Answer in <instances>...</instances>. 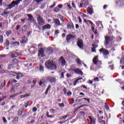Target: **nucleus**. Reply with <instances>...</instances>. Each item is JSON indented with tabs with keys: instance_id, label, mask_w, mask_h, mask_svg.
I'll return each mask as SVG.
<instances>
[{
	"instance_id": "nucleus-1",
	"label": "nucleus",
	"mask_w": 124,
	"mask_h": 124,
	"mask_svg": "<svg viewBox=\"0 0 124 124\" xmlns=\"http://www.w3.org/2000/svg\"><path fill=\"white\" fill-rule=\"evenodd\" d=\"M20 1H22V0H16V1H13L11 2V3L7 6L8 8H7L5 9V11L3 12L2 15H7L9 14V12H7L6 10L11 9L16 6H18L20 4Z\"/></svg>"
},
{
	"instance_id": "nucleus-2",
	"label": "nucleus",
	"mask_w": 124,
	"mask_h": 124,
	"mask_svg": "<svg viewBox=\"0 0 124 124\" xmlns=\"http://www.w3.org/2000/svg\"><path fill=\"white\" fill-rule=\"evenodd\" d=\"M45 66L49 70H56L57 67L53 60H48L45 62Z\"/></svg>"
},
{
	"instance_id": "nucleus-3",
	"label": "nucleus",
	"mask_w": 124,
	"mask_h": 124,
	"mask_svg": "<svg viewBox=\"0 0 124 124\" xmlns=\"http://www.w3.org/2000/svg\"><path fill=\"white\" fill-rule=\"evenodd\" d=\"M37 20L39 26H43V25H45V22L44 21V19L41 16H38Z\"/></svg>"
},
{
	"instance_id": "nucleus-4",
	"label": "nucleus",
	"mask_w": 124,
	"mask_h": 124,
	"mask_svg": "<svg viewBox=\"0 0 124 124\" xmlns=\"http://www.w3.org/2000/svg\"><path fill=\"white\" fill-rule=\"evenodd\" d=\"M46 79L51 83H55L57 81V78L54 77L49 76L46 78Z\"/></svg>"
},
{
	"instance_id": "nucleus-5",
	"label": "nucleus",
	"mask_w": 124,
	"mask_h": 124,
	"mask_svg": "<svg viewBox=\"0 0 124 124\" xmlns=\"http://www.w3.org/2000/svg\"><path fill=\"white\" fill-rule=\"evenodd\" d=\"M22 55L20 53H19L18 52H12L11 53V58H16L17 57H21Z\"/></svg>"
},
{
	"instance_id": "nucleus-6",
	"label": "nucleus",
	"mask_w": 124,
	"mask_h": 124,
	"mask_svg": "<svg viewBox=\"0 0 124 124\" xmlns=\"http://www.w3.org/2000/svg\"><path fill=\"white\" fill-rule=\"evenodd\" d=\"M76 37L75 36L72 35V34H69L67 35L66 37V41L68 43H69L70 40L75 39Z\"/></svg>"
},
{
	"instance_id": "nucleus-7",
	"label": "nucleus",
	"mask_w": 124,
	"mask_h": 124,
	"mask_svg": "<svg viewBox=\"0 0 124 124\" xmlns=\"http://www.w3.org/2000/svg\"><path fill=\"white\" fill-rule=\"evenodd\" d=\"M100 52L101 53H103V55L105 56H107L109 54V52L107 49H105L104 48H101L100 49Z\"/></svg>"
},
{
	"instance_id": "nucleus-8",
	"label": "nucleus",
	"mask_w": 124,
	"mask_h": 124,
	"mask_svg": "<svg viewBox=\"0 0 124 124\" xmlns=\"http://www.w3.org/2000/svg\"><path fill=\"white\" fill-rule=\"evenodd\" d=\"M77 45L80 49H83V43L82 40L78 39L77 42Z\"/></svg>"
},
{
	"instance_id": "nucleus-9",
	"label": "nucleus",
	"mask_w": 124,
	"mask_h": 124,
	"mask_svg": "<svg viewBox=\"0 0 124 124\" xmlns=\"http://www.w3.org/2000/svg\"><path fill=\"white\" fill-rule=\"evenodd\" d=\"M110 41V38L109 36L105 37L104 45H107L109 44Z\"/></svg>"
},
{
	"instance_id": "nucleus-10",
	"label": "nucleus",
	"mask_w": 124,
	"mask_h": 124,
	"mask_svg": "<svg viewBox=\"0 0 124 124\" xmlns=\"http://www.w3.org/2000/svg\"><path fill=\"white\" fill-rule=\"evenodd\" d=\"M53 22L56 27L62 26V24L61 23L60 21L58 19H53Z\"/></svg>"
},
{
	"instance_id": "nucleus-11",
	"label": "nucleus",
	"mask_w": 124,
	"mask_h": 124,
	"mask_svg": "<svg viewBox=\"0 0 124 124\" xmlns=\"http://www.w3.org/2000/svg\"><path fill=\"white\" fill-rule=\"evenodd\" d=\"M27 16L29 17L28 20L31 22V23H34L35 20L33 16L31 15H28Z\"/></svg>"
},
{
	"instance_id": "nucleus-12",
	"label": "nucleus",
	"mask_w": 124,
	"mask_h": 124,
	"mask_svg": "<svg viewBox=\"0 0 124 124\" xmlns=\"http://www.w3.org/2000/svg\"><path fill=\"white\" fill-rule=\"evenodd\" d=\"M39 54L41 55V57H44V50L43 48H40L38 51Z\"/></svg>"
},
{
	"instance_id": "nucleus-13",
	"label": "nucleus",
	"mask_w": 124,
	"mask_h": 124,
	"mask_svg": "<svg viewBox=\"0 0 124 124\" xmlns=\"http://www.w3.org/2000/svg\"><path fill=\"white\" fill-rule=\"evenodd\" d=\"M59 61H61V62L62 66H64L65 65L66 61H65V60H64V59H63V58L62 57H60Z\"/></svg>"
},
{
	"instance_id": "nucleus-14",
	"label": "nucleus",
	"mask_w": 124,
	"mask_h": 124,
	"mask_svg": "<svg viewBox=\"0 0 124 124\" xmlns=\"http://www.w3.org/2000/svg\"><path fill=\"white\" fill-rule=\"evenodd\" d=\"M51 28V25L49 24H46L42 27L43 30H49Z\"/></svg>"
},
{
	"instance_id": "nucleus-15",
	"label": "nucleus",
	"mask_w": 124,
	"mask_h": 124,
	"mask_svg": "<svg viewBox=\"0 0 124 124\" xmlns=\"http://www.w3.org/2000/svg\"><path fill=\"white\" fill-rule=\"evenodd\" d=\"M93 63L97 65L98 62H99L98 61V56H95L94 59L93 60Z\"/></svg>"
},
{
	"instance_id": "nucleus-16",
	"label": "nucleus",
	"mask_w": 124,
	"mask_h": 124,
	"mask_svg": "<svg viewBox=\"0 0 124 124\" xmlns=\"http://www.w3.org/2000/svg\"><path fill=\"white\" fill-rule=\"evenodd\" d=\"M75 73H76L77 74H79L81 76L83 75V72L79 68L76 69Z\"/></svg>"
},
{
	"instance_id": "nucleus-17",
	"label": "nucleus",
	"mask_w": 124,
	"mask_h": 124,
	"mask_svg": "<svg viewBox=\"0 0 124 124\" xmlns=\"http://www.w3.org/2000/svg\"><path fill=\"white\" fill-rule=\"evenodd\" d=\"M96 26L97 27H99L100 29H103V26L102 25V23L100 21H97L96 22Z\"/></svg>"
},
{
	"instance_id": "nucleus-18",
	"label": "nucleus",
	"mask_w": 124,
	"mask_h": 124,
	"mask_svg": "<svg viewBox=\"0 0 124 124\" xmlns=\"http://www.w3.org/2000/svg\"><path fill=\"white\" fill-rule=\"evenodd\" d=\"M46 53L48 55H51L53 53V50L50 48H48L46 51Z\"/></svg>"
},
{
	"instance_id": "nucleus-19",
	"label": "nucleus",
	"mask_w": 124,
	"mask_h": 124,
	"mask_svg": "<svg viewBox=\"0 0 124 124\" xmlns=\"http://www.w3.org/2000/svg\"><path fill=\"white\" fill-rule=\"evenodd\" d=\"M88 118L90 119V124H95V121L94 119L91 116H88Z\"/></svg>"
},
{
	"instance_id": "nucleus-20",
	"label": "nucleus",
	"mask_w": 124,
	"mask_h": 124,
	"mask_svg": "<svg viewBox=\"0 0 124 124\" xmlns=\"http://www.w3.org/2000/svg\"><path fill=\"white\" fill-rule=\"evenodd\" d=\"M87 11L88 13L89 14H90V15L93 14V9L92 8L88 7L87 9Z\"/></svg>"
},
{
	"instance_id": "nucleus-21",
	"label": "nucleus",
	"mask_w": 124,
	"mask_h": 124,
	"mask_svg": "<svg viewBox=\"0 0 124 124\" xmlns=\"http://www.w3.org/2000/svg\"><path fill=\"white\" fill-rule=\"evenodd\" d=\"M18 119L19 118L18 117H16L14 118L13 123L15 124H16L18 122Z\"/></svg>"
},
{
	"instance_id": "nucleus-22",
	"label": "nucleus",
	"mask_w": 124,
	"mask_h": 124,
	"mask_svg": "<svg viewBox=\"0 0 124 124\" xmlns=\"http://www.w3.org/2000/svg\"><path fill=\"white\" fill-rule=\"evenodd\" d=\"M27 41V39L25 37H23L20 41L21 43H26Z\"/></svg>"
},
{
	"instance_id": "nucleus-23",
	"label": "nucleus",
	"mask_w": 124,
	"mask_h": 124,
	"mask_svg": "<svg viewBox=\"0 0 124 124\" xmlns=\"http://www.w3.org/2000/svg\"><path fill=\"white\" fill-rule=\"evenodd\" d=\"M28 96H30V94L27 93L24 95H20V99H23V98H24V97H27Z\"/></svg>"
},
{
	"instance_id": "nucleus-24",
	"label": "nucleus",
	"mask_w": 124,
	"mask_h": 124,
	"mask_svg": "<svg viewBox=\"0 0 124 124\" xmlns=\"http://www.w3.org/2000/svg\"><path fill=\"white\" fill-rule=\"evenodd\" d=\"M117 3L118 6H122L124 5V1L121 2L120 1H118L117 2Z\"/></svg>"
},
{
	"instance_id": "nucleus-25",
	"label": "nucleus",
	"mask_w": 124,
	"mask_h": 124,
	"mask_svg": "<svg viewBox=\"0 0 124 124\" xmlns=\"http://www.w3.org/2000/svg\"><path fill=\"white\" fill-rule=\"evenodd\" d=\"M84 21L85 23H86L87 24L90 23V24L92 25V26H93V22H92L91 20L85 19V20H84Z\"/></svg>"
},
{
	"instance_id": "nucleus-26",
	"label": "nucleus",
	"mask_w": 124,
	"mask_h": 124,
	"mask_svg": "<svg viewBox=\"0 0 124 124\" xmlns=\"http://www.w3.org/2000/svg\"><path fill=\"white\" fill-rule=\"evenodd\" d=\"M76 61L78 64H79V65H82L83 63L82 61H81L79 59H77Z\"/></svg>"
},
{
	"instance_id": "nucleus-27",
	"label": "nucleus",
	"mask_w": 124,
	"mask_h": 124,
	"mask_svg": "<svg viewBox=\"0 0 124 124\" xmlns=\"http://www.w3.org/2000/svg\"><path fill=\"white\" fill-rule=\"evenodd\" d=\"M92 46H93V47H92V51L93 52H95L96 50H95V48L96 47V46H95V45L94 44L92 45Z\"/></svg>"
},
{
	"instance_id": "nucleus-28",
	"label": "nucleus",
	"mask_w": 124,
	"mask_h": 124,
	"mask_svg": "<svg viewBox=\"0 0 124 124\" xmlns=\"http://www.w3.org/2000/svg\"><path fill=\"white\" fill-rule=\"evenodd\" d=\"M1 96H3V94H1L0 93V102H1V101H2L3 100H4V99L5 98L6 96H4V97H1Z\"/></svg>"
},
{
	"instance_id": "nucleus-29",
	"label": "nucleus",
	"mask_w": 124,
	"mask_h": 124,
	"mask_svg": "<svg viewBox=\"0 0 124 124\" xmlns=\"http://www.w3.org/2000/svg\"><path fill=\"white\" fill-rule=\"evenodd\" d=\"M13 74H14V76H16V79L19 80L20 79V74H17L16 72H14Z\"/></svg>"
},
{
	"instance_id": "nucleus-30",
	"label": "nucleus",
	"mask_w": 124,
	"mask_h": 124,
	"mask_svg": "<svg viewBox=\"0 0 124 124\" xmlns=\"http://www.w3.org/2000/svg\"><path fill=\"white\" fill-rule=\"evenodd\" d=\"M39 70L41 72H43L44 71V67L42 65H40Z\"/></svg>"
},
{
	"instance_id": "nucleus-31",
	"label": "nucleus",
	"mask_w": 124,
	"mask_h": 124,
	"mask_svg": "<svg viewBox=\"0 0 124 124\" xmlns=\"http://www.w3.org/2000/svg\"><path fill=\"white\" fill-rule=\"evenodd\" d=\"M69 70L70 71V72H74L75 73V72L76 71V69H75L73 67H71L69 69Z\"/></svg>"
},
{
	"instance_id": "nucleus-32",
	"label": "nucleus",
	"mask_w": 124,
	"mask_h": 124,
	"mask_svg": "<svg viewBox=\"0 0 124 124\" xmlns=\"http://www.w3.org/2000/svg\"><path fill=\"white\" fill-rule=\"evenodd\" d=\"M23 108L22 109V110H20V109H19L18 110V116H21L22 115V114H23Z\"/></svg>"
},
{
	"instance_id": "nucleus-33",
	"label": "nucleus",
	"mask_w": 124,
	"mask_h": 124,
	"mask_svg": "<svg viewBox=\"0 0 124 124\" xmlns=\"http://www.w3.org/2000/svg\"><path fill=\"white\" fill-rule=\"evenodd\" d=\"M59 107L61 108H64V104L63 103H59Z\"/></svg>"
},
{
	"instance_id": "nucleus-34",
	"label": "nucleus",
	"mask_w": 124,
	"mask_h": 124,
	"mask_svg": "<svg viewBox=\"0 0 124 124\" xmlns=\"http://www.w3.org/2000/svg\"><path fill=\"white\" fill-rule=\"evenodd\" d=\"M64 73H65V72H62V73H61V77H60V78H62V79H63V78H64Z\"/></svg>"
},
{
	"instance_id": "nucleus-35",
	"label": "nucleus",
	"mask_w": 124,
	"mask_h": 124,
	"mask_svg": "<svg viewBox=\"0 0 124 124\" xmlns=\"http://www.w3.org/2000/svg\"><path fill=\"white\" fill-rule=\"evenodd\" d=\"M84 5V8H86L89 5L88 1H85Z\"/></svg>"
},
{
	"instance_id": "nucleus-36",
	"label": "nucleus",
	"mask_w": 124,
	"mask_h": 124,
	"mask_svg": "<svg viewBox=\"0 0 124 124\" xmlns=\"http://www.w3.org/2000/svg\"><path fill=\"white\" fill-rule=\"evenodd\" d=\"M120 62H121V64L124 65V57H123L121 58Z\"/></svg>"
},
{
	"instance_id": "nucleus-37",
	"label": "nucleus",
	"mask_w": 124,
	"mask_h": 124,
	"mask_svg": "<svg viewBox=\"0 0 124 124\" xmlns=\"http://www.w3.org/2000/svg\"><path fill=\"white\" fill-rule=\"evenodd\" d=\"M6 35L9 37V35L11 34V31H6Z\"/></svg>"
},
{
	"instance_id": "nucleus-38",
	"label": "nucleus",
	"mask_w": 124,
	"mask_h": 124,
	"mask_svg": "<svg viewBox=\"0 0 124 124\" xmlns=\"http://www.w3.org/2000/svg\"><path fill=\"white\" fill-rule=\"evenodd\" d=\"M105 107L106 109L108 110L109 107H108V105L106 103H105Z\"/></svg>"
},
{
	"instance_id": "nucleus-39",
	"label": "nucleus",
	"mask_w": 124,
	"mask_h": 124,
	"mask_svg": "<svg viewBox=\"0 0 124 124\" xmlns=\"http://www.w3.org/2000/svg\"><path fill=\"white\" fill-rule=\"evenodd\" d=\"M37 110V108L36 107H33V108H32V111L34 112H36Z\"/></svg>"
},
{
	"instance_id": "nucleus-40",
	"label": "nucleus",
	"mask_w": 124,
	"mask_h": 124,
	"mask_svg": "<svg viewBox=\"0 0 124 124\" xmlns=\"http://www.w3.org/2000/svg\"><path fill=\"white\" fill-rule=\"evenodd\" d=\"M12 62L14 63H16L17 62V59H14L12 60Z\"/></svg>"
},
{
	"instance_id": "nucleus-41",
	"label": "nucleus",
	"mask_w": 124,
	"mask_h": 124,
	"mask_svg": "<svg viewBox=\"0 0 124 124\" xmlns=\"http://www.w3.org/2000/svg\"><path fill=\"white\" fill-rule=\"evenodd\" d=\"M80 16L83 17H86L87 16L85 14H80Z\"/></svg>"
},
{
	"instance_id": "nucleus-42",
	"label": "nucleus",
	"mask_w": 124,
	"mask_h": 124,
	"mask_svg": "<svg viewBox=\"0 0 124 124\" xmlns=\"http://www.w3.org/2000/svg\"><path fill=\"white\" fill-rule=\"evenodd\" d=\"M0 42L1 43L3 42V37L2 35L0 36Z\"/></svg>"
},
{
	"instance_id": "nucleus-43",
	"label": "nucleus",
	"mask_w": 124,
	"mask_h": 124,
	"mask_svg": "<svg viewBox=\"0 0 124 124\" xmlns=\"http://www.w3.org/2000/svg\"><path fill=\"white\" fill-rule=\"evenodd\" d=\"M63 92H64V94H66V93H67V89H66V88H64V89H63Z\"/></svg>"
},
{
	"instance_id": "nucleus-44",
	"label": "nucleus",
	"mask_w": 124,
	"mask_h": 124,
	"mask_svg": "<svg viewBox=\"0 0 124 124\" xmlns=\"http://www.w3.org/2000/svg\"><path fill=\"white\" fill-rule=\"evenodd\" d=\"M71 94H72V93L71 92H68V93H66V95L67 96H69Z\"/></svg>"
},
{
	"instance_id": "nucleus-45",
	"label": "nucleus",
	"mask_w": 124,
	"mask_h": 124,
	"mask_svg": "<svg viewBox=\"0 0 124 124\" xmlns=\"http://www.w3.org/2000/svg\"><path fill=\"white\" fill-rule=\"evenodd\" d=\"M20 86V83H16L15 84V87H17Z\"/></svg>"
},
{
	"instance_id": "nucleus-46",
	"label": "nucleus",
	"mask_w": 124,
	"mask_h": 124,
	"mask_svg": "<svg viewBox=\"0 0 124 124\" xmlns=\"http://www.w3.org/2000/svg\"><path fill=\"white\" fill-rule=\"evenodd\" d=\"M6 85V80H4V83L2 84L1 86L2 87H3L4 86H5Z\"/></svg>"
},
{
	"instance_id": "nucleus-47",
	"label": "nucleus",
	"mask_w": 124,
	"mask_h": 124,
	"mask_svg": "<svg viewBox=\"0 0 124 124\" xmlns=\"http://www.w3.org/2000/svg\"><path fill=\"white\" fill-rule=\"evenodd\" d=\"M6 44L7 46H9V42L8 40H6Z\"/></svg>"
},
{
	"instance_id": "nucleus-48",
	"label": "nucleus",
	"mask_w": 124,
	"mask_h": 124,
	"mask_svg": "<svg viewBox=\"0 0 124 124\" xmlns=\"http://www.w3.org/2000/svg\"><path fill=\"white\" fill-rule=\"evenodd\" d=\"M2 119H3V121L4 123H7V121L6 120V119H5V117H3V118H2Z\"/></svg>"
},
{
	"instance_id": "nucleus-49",
	"label": "nucleus",
	"mask_w": 124,
	"mask_h": 124,
	"mask_svg": "<svg viewBox=\"0 0 124 124\" xmlns=\"http://www.w3.org/2000/svg\"><path fill=\"white\" fill-rule=\"evenodd\" d=\"M94 80L96 81H99V78H98V77H96V78H94Z\"/></svg>"
},
{
	"instance_id": "nucleus-50",
	"label": "nucleus",
	"mask_w": 124,
	"mask_h": 124,
	"mask_svg": "<svg viewBox=\"0 0 124 124\" xmlns=\"http://www.w3.org/2000/svg\"><path fill=\"white\" fill-rule=\"evenodd\" d=\"M66 77H67V78H71V77H72V76H71V74H67V75H66Z\"/></svg>"
},
{
	"instance_id": "nucleus-51",
	"label": "nucleus",
	"mask_w": 124,
	"mask_h": 124,
	"mask_svg": "<svg viewBox=\"0 0 124 124\" xmlns=\"http://www.w3.org/2000/svg\"><path fill=\"white\" fill-rule=\"evenodd\" d=\"M83 3H81L80 4H79V5H78V7L79 8H82L83 6Z\"/></svg>"
},
{
	"instance_id": "nucleus-52",
	"label": "nucleus",
	"mask_w": 124,
	"mask_h": 124,
	"mask_svg": "<svg viewBox=\"0 0 124 124\" xmlns=\"http://www.w3.org/2000/svg\"><path fill=\"white\" fill-rule=\"evenodd\" d=\"M59 33H60V32H59V30H55V34H58Z\"/></svg>"
},
{
	"instance_id": "nucleus-53",
	"label": "nucleus",
	"mask_w": 124,
	"mask_h": 124,
	"mask_svg": "<svg viewBox=\"0 0 124 124\" xmlns=\"http://www.w3.org/2000/svg\"><path fill=\"white\" fill-rule=\"evenodd\" d=\"M55 5H56V4H55V3H54V4L52 5H51V6L49 7V8H54V7L55 6Z\"/></svg>"
},
{
	"instance_id": "nucleus-54",
	"label": "nucleus",
	"mask_w": 124,
	"mask_h": 124,
	"mask_svg": "<svg viewBox=\"0 0 124 124\" xmlns=\"http://www.w3.org/2000/svg\"><path fill=\"white\" fill-rule=\"evenodd\" d=\"M78 82V79H76V80L75 81V82H74V86H76V85L77 84Z\"/></svg>"
},
{
	"instance_id": "nucleus-55",
	"label": "nucleus",
	"mask_w": 124,
	"mask_h": 124,
	"mask_svg": "<svg viewBox=\"0 0 124 124\" xmlns=\"http://www.w3.org/2000/svg\"><path fill=\"white\" fill-rule=\"evenodd\" d=\"M62 118L63 119L65 120V119H66L67 118V115H66V116H62Z\"/></svg>"
},
{
	"instance_id": "nucleus-56",
	"label": "nucleus",
	"mask_w": 124,
	"mask_h": 124,
	"mask_svg": "<svg viewBox=\"0 0 124 124\" xmlns=\"http://www.w3.org/2000/svg\"><path fill=\"white\" fill-rule=\"evenodd\" d=\"M67 28H68V29H71V25L70 24H68V25H67Z\"/></svg>"
},
{
	"instance_id": "nucleus-57",
	"label": "nucleus",
	"mask_w": 124,
	"mask_h": 124,
	"mask_svg": "<svg viewBox=\"0 0 124 124\" xmlns=\"http://www.w3.org/2000/svg\"><path fill=\"white\" fill-rule=\"evenodd\" d=\"M78 21H79V23H82V20H81L80 17L79 16L78 17Z\"/></svg>"
},
{
	"instance_id": "nucleus-58",
	"label": "nucleus",
	"mask_w": 124,
	"mask_h": 124,
	"mask_svg": "<svg viewBox=\"0 0 124 124\" xmlns=\"http://www.w3.org/2000/svg\"><path fill=\"white\" fill-rule=\"evenodd\" d=\"M50 111L52 112V113H55L56 112L55 109H50Z\"/></svg>"
},
{
	"instance_id": "nucleus-59",
	"label": "nucleus",
	"mask_w": 124,
	"mask_h": 124,
	"mask_svg": "<svg viewBox=\"0 0 124 124\" xmlns=\"http://www.w3.org/2000/svg\"><path fill=\"white\" fill-rule=\"evenodd\" d=\"M29 101L26 103L25 105V108H27L28 107V106H29Z\"/></svg>"
},
{
	"instance_id": "nucleus-60",
	"label": "nucleus",
	"mask_w": 124,
	"mask_h": 124,
	"mask_svg": "<svg viewBox=\"0 0 124 124\" xmlns=\"http://www.w3.org/2000/svg\"><path fill=\"white\" fill-rule=\"evenodd\" d=\"M94 29H95L94 27L93 26H92V31H93V32H94Z\"/></svg>"
},
{
	"instance_id": "nucleus-61",
	"label": "nucleus",
	"mask_w": 124,
	"mask_h": 124,
	"mask_svg": "<svg viewBox=\"0 0 124 124\" xmlns=\"http://www.w3.org/2000/svg\"><path fill=\"white\" fill-rule=\"evenodd\" d=\"M20 28V26L19 25H17L16 26V31H18V30H19Z\"/></svg>"
},
{
	"instance_id": "nucleus-62",
	"label": "nucleus",
	"mask_w": 124,
	"mask_h": 124,
	"mask_svg": "<svg viewBox=\"0 0 124 124\" xmlns=\"http://www.w3.org/2000/svg\"><path fill=\"white\" fill-rule=\"evenodd\" d=\"M43 84V81L42 80H41L39 82V85L41 86Z\"/></svg>"
},
{
	"instance_id": "nucleus-63",
	"label": "nucleus",
	"mask_w": 124,
	"mask_h": 124,
	"mask_svg": "<svg viewBox=\"0 0 124 124\" xmlns=\"http://www.w3.org/2000/svg\"><path fill=\"white\" fill-rule=\"evenodd\" d=\"M2 5V0H0V6Z\"/></svg>"
},
{
	"instance_id": "nucleus-64",
	"label": "nucleus",
	"mask_w": 124,
	"mask_h": 124,
	"mask_svg": "<svg viewBox=\"0 0 124 124\" xmlns=\"http://www.w3.org/2000/svg\"><path fill=\"white\" fill-rule=\"evenodd\" d=\"M48 91H49V90H47V89L46 90V92H45V94H47Z\"/></svg>"
}]
</instances>
